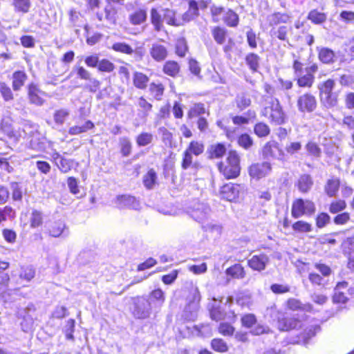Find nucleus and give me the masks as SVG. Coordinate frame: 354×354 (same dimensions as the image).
<instances>
[{
  "instance_id": "obj_1",
  "label": "nucleus",
  "mask_w": 354,
  "mask_h": 354,
  "mask_svg": "<svg viewBox=\"0 0 354 354\" xmlns=\"http://www.w3.org/2000/svg\"><path fill=\"white\" fill-rule=\"evenodd\" d=\"M264 105L261 115L267 118L270 123L275 125L285 124L288 120L279 100L276 97L267 96L265 97Z\"/></svg>"
},
{
  "instance_id": "obj_2",
  "label": "nucleus",
  "mask_w": 354,
  "mask_h": 354,
  "mask_svg": "<svg viewBox=\"0 0 354 354\" xmlns=\"http://www.w3.org/2000/svg\"><path fill=\"white\" fill-rule=\"evenodd\" d=\"M335 86V82L332 79L319 83L317 86L320 102L327 109L338 105L339 92L333 91Z\"/></svg>"
},
{
  "instance_id": "obj_3",
  "label": "nucleus",
  "mask_w": 354,
  "mask_h": 354,
  "mask_svg": "<svg viewBox=\"0 0 354 354\" xmlns=\"http://www.w3.org/2000/svg\"><path fill=\"white\" fill-rule=\"evenodd\" d=\"M219 171L227 179L235 178L240 174V159L234 151H230L226 160V164L220 162L218 165Z\"/></svg>"
},
{
  "instance_id": "obj_4",
  "label": "nucleus",
  "mask_w": 354,
  "mask_h": 354,
  "mask_svg": "<svg viewBox=\"0 0 354 354\" xmlns=\"http://www.w3.org/2000/svg\"><path fill=\"white\" fill-rule=\"evenodd\" d=\"M200 301L201 294L198 288L192 287L182 315L185 319L193 321L197 317Z\"/></svg>"
},
{
  "instance_id": "obj_5",
  "label": "nucleus",
  "mask_w": 354,
  "mask_h": 354,
  "mask_svg": "<svg viewBox=\"0 0 354 354\" xmlns=\"http://www.w3.org/2000/svg\"><path fill=\"white\" fill-rule=\"evenodd\" d=\"M315 210V205L313 201L298 198L292 203L291 214L295 218H298L304 215L312 216Z\"/></svg>"
},
{
  "instance_id": "obj_6",
  "label": "nucleus",
  "mask_w": 354,
  "mask_h": 354,
  "mask_svg": "<svg viewBox=\"0 0 354 354\" xmlns=\"http://www.w3.org/2000/svg\"><path fill=\"white\" fill-rule=\"evenodd\" d=\"M133 314L136 318L146 319L151 315L152 306L146 297H138L134 299Z\"/></svg>"
},
{
  "instance_id": "obj_7",
  "label": "nucleus",
  "mask_w": 354,
  "mask_h": 354,
  "mask_svg": "<svg viewBox=\"0 0 354 354\" xmlns=\"http://www.w3.org/2000/svg\"><path fill=\"white\" fill-rule=\"evenodd\" d=\"M317 106L316 97L310 93L300 95L297 100V107L301 113H310L315 111Z\"/></svg>"
},
{
  "instance_id": "obj_8",
  "label": "nucleus",
  "mask_w": 354,
  "mask_h": 354,
  "mask_svg": "<svg viewBox=\"0 0 354 354\" xmlns=\"http://www.w3.org/2000/svg\"><path fill=\"white\" fill-rule=\"evenodd\" d=\"M211 209L205 203H195L192 207L189 214L191 217L198 223H203L210 216Z\"/></svg>"
},
{
  "instance_id": "obj_9",
  "label": "nucleus",
  "mask_w": 354,
  "mask_h": 354,
  "mask_svg": "<svg viewBox=\"0 0 354 354\" xmlns=\"http://www.w3.org/2000/svg\"><path fill=\"white\" fill-rule=\"evenodd\" d=\"M115 207L119 209H130L139 210L140 203L135 197L129 194L118 195L114 200Z\"/></svg>"
},
{
  "instance_id": "obj_10",
  "label": "nucleus",
  "mask_w": 354,
  "mask_h": 354,
  "mask_svg": "<svg viewBox=\"0 0 354 354\" xmlns=\"http://www.w3.org/2000/svg\"><path fill=\"white\" fill-rule=\"evenodd\" d=\"M46 233L54 238H66L69 234V230L66 223L59 220L48 225Z\"/></svg>"
},
{
  "instance_id": "obj_11",
  "label": "nucleus",
  "mask_w": 354,
  "mask_h": 354,
  "mask_svg": "<svg viewBox=\"0 0 354 354\" xmlns=\"http://www.w3.org/2000/svg\"><path fill=\"white\" fill-rule=\"evenodd\" d=\"M271 169V165L267 161L257 162L249 167V174L253 178L260 179L267 176Z\"/></svg>"
},
{
  "instance_id": "obj_12",
  "label": "nucleus",
  "mask_w": 354,
  "mask_h": 354,
  "mask_svg": "<svg viewBox=\"0 0 354 354\" xmlns=\"http://www.w3.org/2000/svg\"><path fill=\"white\" fill-rule=\"evenodd\" d=\"M262 154L265 158H272L277 160H283L284 157L283 151L275 142H267L263 148Z\"/></svg>"
},
{
  "instance_id": "obj_13",
  "label": "nucleus",
  "mask_w": 354,
  "mask_h": 354,
  "mask_svg": "<svg viewBox=\"0 0 354 354\" xmlns=\"http://www.w3.org/2000/svg\"><path fill=\"white\" fill-rule=\"evenodd\" d=\"M270 262V259L266 254L261 253L258 255H253L248 261V266L253 270L261 272L264 270Z\"/></svg>"
},
{
  "instance_id": "obj_14",
  "label": "nucleus",
  "mask_w": 354,
  "mask_h": 354,
  "mask_svg": "<svg viewBox=\"0 0 354 354\" xmlns=\"http://www.w3.org/2000/svg\"><path fill=\"white\" fill-rule=\"evenodd\" d=\"M241 187L238 184L228 183L224 185L221 189L222 198L228 201H233L238 198Z\"/></svg>"
},
{
  "instance_id": "obj_15",
  "label": "nucleus",
  "mask_w": 354,
  "mask_h": 354,
  "mask_svg": "<svg viewBox=\"0 0 354 354\" xmlns=\"http://www.w3.org/2000/svg\"><path fill=\"white\" fill-rule=\"evenodd\" d=\"M44 94V92L41 91L37 84L31 83L28 85V97L30 103L37 106L43 105L44 100L41 97V95Z\"/></svg>"
},
{
  "instance_id": "obj_16",
  "label": "nucleus",
  "mask_w": 354,
  "mask_h": 354,
  "mask_svg": "<svg viewBox=\"0 0 354 354\" xmlns=\"http://www.w3.org/2000/svg\"><path fill=\"white\" fill-rule=\"evenodd\" d=\"M317 51L318 53V58L323 64H332L338 59L336 53L329 48L317 47Z\"/></svg>"
},
{
  "instance_id": "obj_17",
  "label": "nucleus",
  "mask_w": 354,
  "mask_h": 354,
  "mask_svg": "<svg viewBox=\"0 0 354 354\" xmlns=\"http://www.w3.org/2000/svg\"><path fill=\"white\" fill-rule=\"evenodd\" d=\"M150 55L157 62L165 60L168 55L167 48L159 43H153L150 48Z\"/></svg>"
},
{
  "instance_id": "obj_18",
  "label": "nucleus",
  "mask_w": 354,
  "mask_h": 354,
  "mask_svg": "<svg viewBox=\"0 0 354 354\" xmlns=\"http://www.w3.org/2000/svg\"><path fill=\"white\" fill-rule=\"evenodd\" d=\"M277 326L280 330H289L301 328V322L292 317H285L283 315Z\"/></svg>"
},
{
  "instance_id": "obj_19",
  "label": "nucleus",
  "mask_w": 354,
  "mask_h": 354,
  "mask_svg": "<svg viewBox=\"0 0 354 354\" xmlns=\"http://www.w3.org/2000/svg\"><path fill=\"white\" fill-rule=\"evenodd\" d=\"M52 158H53V160L57 167H58V169L62 173H67L73 167L72 160L62 157L57 152L53 153L52 155Z\"/></svg>"
},
{
  "instance_id": "obj_20",
  "label": "nucleus",
  "mask_w": 354,
  "mask_h": 354,
  "mask_svg": "<svg viewBox=\"0 0 354 354\" xmlns=\"http://www.w3.org/2000/svg\"><path fill=\"white\" fill-rule=\"evenodd\" d=\"M28 80V75L24 71H15L12 75V86L15 91L21 90Z\"/></svg>"
},
{
  "instance_id": "obj_21",
  "label": "nucleus",
  "mask_w": 354,
  "mask_h": 354,
  "mask_svg": "<svg viewBox=\"0 0 354 354\" xmlns=\"http://www.w3.org/2000/svg\"><path fill=\"white\" fill-rule=\"evenodd\" d=\"M298 189L302 193H308L313 185V180L310 174H302L296 184Z\"/></svg>"
},
{
  "instance_id": "obj_22",
  "label": "nucleus",
  "mask_w": 354,
  "mask_h": 354,
  "mask_svg": "<svg viewBox=\"0 0 354 354\" xmlns=\"http://www.w3.org/2000/svg\"><path fill=\"white\" fill-rule=\"evenodd\" d=\"M151 22L154 27V30L159 32L163 29V19L162 8L158 10L155 8H151L150 11Z\"/></svg>"
},
{
  "instance_id": "obj_23",
  "label": "nucleus",
  "mask_w": 354,
  "mask_h": 354,
  "mask_svg": "<svg viewBox=\"0 0 354 354\" xmlns=\"http://www.w3.org/2000/svg\"><path fill=\"white\" fill-rule=\"evenodd\" d=\"M290 17L286 13L275 12L267 17V21L269 26H275L280 24H286L289 21Z\"/></svg>"
},
{
  "instance_id": "obj_24",
  "label": "nucleus",
  "mask_w": 354,
  "mask_h": 354,
  "mask_svg": "<svg viewBox=\"0 0 354 354\" xmlns=\"http://www.w3.org/2000/svg\"><path fill=\"white\" fill-rule=\"evenodd\" d=\"M225 273L234 279H242L245 277L244 268L240 263H236L226 269Z\"/></svg>"
},
{
  "instance_id": "obj_25",
  "label": "nucleus",
  "mask_w": 354,
  "mask_h": 354,
  "mask_svg": "<svg viewBox=\"0 0 354 354\" xmlns=\"http://www.w3.org/2000/svg\"><path fill=\"white\" fill-rule=\"evenodd\" d=\"M245 61L252 73L258 71L260 66L261 58L257 54L254 53L247 54L245 57Z\"/></svg>"
},
{
  "instance_id": "obj_26",
  "label": "nucleus",
  "mask_w": 354,
  "mask_h": 354,
  "mask_svg": "<svg viewBox=\"0 0 354 354\" xmlns=\"http://www.w3.org/2000/svg\"><path fill=\"white\" fill-rule=\"evenodd\" d=\"M199 15L198 3L195 0H190L189 2V9L183 15V21L189 22L193 20Z\"/></svg>"
},
{
  "instance_id": "obj_27",
  "label": "nucleus",
  "mask_w": 354,
  "mask_h": 354,
  "mask_svg": "<svg viewBox=\"0 0 354 354\" xmlns=\"http://www.w3.org/2000/svg\"><path fill=\"white\" fill-rule=\"evenodd\" d=\"M162 71L165 74L176 77L179 74L180 66L175 61H167L165 63Z\"/></svg>"
},
{
  "instance_id": "obj_28",
  "label": "nucleus",
  "mask_w": 354,
  "mask_h": 354,
  "mask_svg": "<svg viewBox=\"0 0 354 354\" xmlns=\"http://www.w3.org/2000/svg\"><path fill=\"white\" fill-rule=\"evenodd\" d=\"M151 301V304H153L154 306H161L165 302V297L163 291L160 289L153 290L150 295L146 297Z\"/></svg>"
},
{
  "instance_id": "obj_29",
  "label": "nucleus",
  "mask_w": 354,
  "mask_h": 354,
  "mask_svg": "<svg viewBox=\"0 0 354 354\" xmlns=\"http://www.w3.org/2000/svg\"><path fill=\"white\" fill-rule=\"evenodd\" d=\"M227 30L225 28L215 26L212 30V35L215 41L222 45L225 43L227 37Z\"/></svg>"
},
{
  "instance_id": "obj_30",
  "label": "nucleus",
  "mask_w": 354,
  "mask_h": 354,
  "mask_svg": "<svg viewBox=\"0 0 354 354\" xmlns=\"http://www.w3.org/2000/svg\"><path fill=\"white\" fill-rule=\"evenodd\" d=\"M149 81V77L144 73L140 72H135L133 73V85L139 89H145Z\"/></svg>"
},
{
  "instance_id": "obj_31",
  "label": "nucleus",
  "mask_w": 354,
  "mask_h": 354,
  "mask_svg": "<svg viewBox=\"0 0 354 354\" xmlns=\"http://www.w3.org/2000/svg\"><path fill=\"white\" fill-rule=\"evenodd\" d=\"M162 12L163 21H165L167 24L175 26H178L182 24L176 19V13L173 10L162 8Z\"/></svg>"
},
{
  "instance_id": "obj_32",
  "label": "nucleus",
  "mask_w": 354,
  "mask_h": 354,
  "mask_svg": "<svg viewBox=\"0 0 354 354\" xmlns=\"http://www.w3.org/2000/svg\"><path fill=\"white\" fill-rule=\"evenodd\" d=\"M341 249L346 258L354 255V236L344 239L341 244Z\"/></svg>"
},
{
  "instance_id": "obj_33",
  "label": "nucleus",
  "mask_w": 354,
  "mask_h": 354,
  "mask_svg": "<svg viewBox=\"0 0 354 354\" xmlns=\"http://www.w3.org/2000/svg\"><path fill=\"white\" fill-rule=\"evenodd\" d=\"M157 183V174L153 169H150L143 176V183L148 189H153Z\"/></svg>"
},
{
  "instance_id": "obj_34",
  "label": "nucleus",
  "mask_w": 354,
  "mask_h": 354,
  "mask_svg": "<svg viewBox=\"0 0 354 354\" xmlns=\"http://www.w3.org/2000/svg\"><path fill=\"white\" fill-rule=\"evenodd\" d=\"M94 124L91 120H87L84 122V124L80 126V125H75L73 127H71L68 130V133L70 135L74 136V135H78L82 133H85L87 131L94 128Z\"/></svg>"
},
{
  "instance_id": "obj_35",
  "label": "nucleus",
  "mask_w": 354,
  "mask_h": 354,
  "mask_svg": "<svg viewBox=\"0 0 354 354\" xmlns=\"http://www.w3.org/2000/svg\"><path fill=\"white\" fill-rule=\"evenodd\" d=\"M110 48L115 52L129 55H132L134 52L133 48L129 44L124 41L115 42L112 44Z\"/></svg>"
},
{
  "instance_id": "obj_36",
  "label": "nucleus",
  "mask_w": 354,
  "mask_h": 354,
  "mask_svg": "<svg viewBox=\"0 0 354 354\" xmlns=\"http://www.w3.org/2000/svg\"><path fill=\"white\" fill-rule=\"evenodd\" d=\"M206 113L205 104L203 103H195L189 109L187 116L189 118H194L196 117H203L202 115Z\"/></svg>"
},
{
  "instance_id": "obj_37",
  "label": "nucleus",
  "mask_w": 354,
  "mask_h": 354,
  "mask_svg": "<svg viewBox=\"0 0 354 354\" xmlns=\"http://www.w3.org/2000/svg\"><path fill=\"white\" fill-rule=\"evenodd\" d=\"M208 152L209 153V158H219L225 153L226 148L224 145L218 143L215 145H211L208 149Z\"/></svg>"
},
{
  "instance_id": "obj_38",
  "label": "nucleus",
  "mask_w": 354,
  "mask_h": 354,
  "mask_svg": "<svg viewBox=\"0 0 354 354\" xmlns=\"http://www.w3.org/2000/svg\"><path fill=\"white\" fill-rule=\"evenodd\" d=\"M147 16L146 10L140 9L130 15L129 21L133 25H140L146 21Z\"/></svg>"
},
{
  "instance_id": "obj_39",
  "label": "nucleus",
  "mask_w": 354,
  "mask_h": 354,
  "mask_svg": "<svg viewBox=\"0 0 354 354\" xmlns=\"http://www.w3.org/2000/svg\"><path fill=\"white\" fill-rule=\"evenodd\" d=\"M283 315L279 312L275 305H272L270 307H268L265 312V317L268 319L270 322H279V319H281Z\"/></svg>"
},
{
  "instance_id": "obj_40",
  "label": "nucleus",
  "mask_w": 354,
  "mask_h": 354,
  "mask_svg": "<svg viewBox=\"0 0 354 354\" xmlns=\"http://www.w3.org/2000/svg\"><path fill=\"white\" fill-rule=\"evenodd\" d=\"M35 275V270L32 266H24L21 267L19 278L26 281H31Z\"/></svg>"
},
{
  "instance_id": "obj_41",
  "label": "nucleus",
  "mask_w": 354,
  "mask_h": 354,
  "mask_svg": "<svg viewBox=\"0 0 354 354\" xmlns=\"http://www.w3.org/2000/svg\"><path fill=\"white\" fill-rule=\"evenodd\" d=\"M339 187V180L337 178L328 180L325 185V192L330 197L335 196Z\"/></svg>"
},
{
  "instance_id": "obj_42",
  "label": "nucleus",
  "mask_w": 354,
  "mask_h": 354,
  "mask_svg": "<svg viewBox=\"0 0 354 354\" xmlns=\"http://www.w3.org/2000/svg\"><path fill=\"white\" fill-rule=\"evenodd\" d=\"M223 21L230 27H236L239 24L238 15L232 10H228L223 17Z\"/></svg>"
},
{
  "instance_id": "obj_43",
  "label": "nucleus",
  "mask_w": 354,
  "mask_h": 354,
  "mask_svg": "<svg viewBox=\"0 0 354 354\" xmlns=\"http://www.w3.org/2000/svg\"><path fill=\"white\" fill-rule=\"evenodd\" d=\"M236 106L240 110H243L251 104V100L247 93H241L236 95Z\"/></svg>"
},
{
  "instance_id": "obj_44",
  "label": "nucleus",
  "mask_w": 354,
  "mask_h": 354,
  "mask_svg": "<svg viewBox=\"0 0 354 354\" xmlns=\"http://www.w3.org/2000/svg\"><path fill=\"white\" fill-rule=\"evenodd\" d=\"M75 321L73 319H69L63 328V333L67 340L74 341L73 333L75 330Z\"/></svg>"
},
{
  "instance_id": "obj_45",
  "label": "nucleus",
  "mask_w": 354,
  "mask_h": 354,
  "mask_svg": "<svg viewBox=\"0 0 354 354\" xmlns=\"http://www.w3.org/2000/svg\"><path fill=\"white\" fill-rule=\"evenodd\" d=\"M73 72H76L77 76L84 80H90L91 77V73L84 68L82 66H80L79 63H77L73 68L72 71L71 72L68 77L72 76Z\"/></svg>"
},
{
  "instance_id": "obj_46",
  "label": "nucleus",
  "mask_w": 354,
  "mask_h": 354,
  "mask_svg": "<svg viewBox=\"0 0 354 354\" xmlns=\"http://www.w3.org/2000/svg\"><path fill=\"white\" fill-rule=\"evenodd\" d=\"M12 5L16 12L27 13L31 6L30 0H13Z\"/></svg>"
},
{
  "instance_id": "obj_47",
  "label": "nucleus",
  "mask_w": 354,
  "mask_h": 354,
  "mask_svg": "<svg viewBox=\"0 0 354 354\" xmlns=\"http://www.w3.org/2000/svg\"><path fill=\"white\" fill-rule=\"evenodd\" d=\"M43 223V214L40 211L34 209L30 215V227L36 228L41 226Z\"/></svg>"
},
{
  "instance_id": "obj_48",
  "label": "nucleus",
  "mask_w": 354,
  "mask_h": 354,
  "mask_svg": "<svg viewBox=\"0 0 354 354\" xmlns=\"http://www.w3.org/2000/svg\"><path fill=\"white\" fill-rule=\"evenodd\" d=\"M225 312L220 305L214 304L210 310V317L213 320L220 321L225 318Z\"/></svg>"
},
{
  "instance_id": "obj_49",
  "label": "nucleus",
  "mask_w": 354,
  "mask_h": 354,
  "mask_svg": "<svg viewBox=\"0 0 354 354\" xmlns=\"http://www.w3.org/2000/svg\"><path fill=\"white\" fill-rule=\"evenodd\" d=\"M308 19L315 24H320L326 20V15L317 10H313L308 13Z\"/></svg>"
},
{
  "instance_id": "obj_50",
  "label": "nucleus",
  "mask_w": 354,
  "mask_h": 354,
  "mask_svg": "<svg viewBox=\"0 0 354 354\" xmlns=\"http://www.w3.org/2000/svg\"><path fill=\"white\" fill-rule=\"evenodd\" d=\"M204 149L205 147L202 142L198 141H192L186 150L191 154H194L197 156L203 153Z\"/></svg>"
},
{
  "instance_id": "obj_51",
  "label": "nucleus",
  "mask_w": 354,
  "mask_h": 354,
  "mask_svg": "<svg viewBox=\"0 0 354 354\" xmlns=\"http://www.w3.org/2000/svg\"><path fill=\"white\" fill-rule=\"evenodd\" d=\"M297 77H298L297 84L300 87H311L315 79L313 75L309 73Z\"/></svg>"
},
{
  "instance_id": "obj_52",
  "label": "nucleus",
  "mask_w": 354,
  "mask_h": 354,
  "mask_svg": "<svg viewBox=\"0 0 354 354\" xmlns=\"http://www.w3.org/2000/svg\"><path fill=\"white\" fill-rule=\"evenodd\" d=\"M288 307L292 310H297L299 309L310 310L312 308L310 304L303 305L298 299L292 298L289 299L287 302Z\"/></svg>"
},
{
  "instance_id": "obj_53",
  "label": "nucleus",
  "mask_w": 354,
  "mask_h": 354,
  "mask_svg": "<svg viewBox=\"0 0 354 354\" xmlns=\"http://www.w3.org/2000/svg\"><path fill=\"white\" fill-rule=\"evenodd\" d=\"M104 19L111 25L116 24V10L111 6H106L104 8Z\"/></svg>"
},
{
  "instance_id": "obj_54",
  "label": "nucleus",
  "mask_w": 354,
  "mask_h": 354,
  "mask_svg": "<svg viewBox=\"0 0 354 354\" xmlns=\"http://www.w3.org/2000/svg\"><path fill=\"white\" fill-rule=\"evenodd\" d=\"M69 111L65 109L57 110L55 112L53 119L57 124L62 125L69 115Z\"/></svg>"
},
{
  "instance_id": "obj_55",
  "label": "nucleus",
  "mask_w": 354,
  "mask_h": 354,
  "mask_svg": "<svg viewBox=\"0 0 354 354\" xmlns=\"http://www.w3.org/2000/svg\"><path fill=\"white\" fill-rule=\"evenodd\" d=\"M0 93L6 102H9L14 99L11 88L5 82H0Z\"/></svg>"
},
{
  "instance_id": "obj_56",
  "label": "nucleus",
  "mask_w": 354,
  "mask_h": 354,
  "mask_svg": "<svg viewBox=\"0 0 354 354\" xmlns=\"http://www.w3.org/2000/svg\"><path fill=\"white\" fill-rule=\"evenodd\" d=\"M254 131L257 136L261 138L267 136L270 133V129L266 124L259 122L255 124Z\"/></svg>"
},
{
  "instance_id": "obj_57",
  "label": "nucleus",
  "mask_w": 354,
  "mask_h": 354,
  "mask_svg": "<svg viewBox=\"0 0 354 354\" xmlns=\"http://www.w3.org/2000/svg\"><path fill=\"white\" fill-rule=\"evenodd\" d=\"M241 321L243 326L247 328H251L257 322L256 316L252 313L243 315Z\"/></svg>"
},
{
  "instance_id": "obj_58",
  "label": "nucleus",
  "mask_w": 354,
  "mask_h": 354,
  "mask_svg": "<svg viewBox=\"0 0 354 354\" xmlns=\"http://www.w3.org/2000/svg\"><path fill=\"white\" fill-rule=\"evenodd\" d=\"M120 146H121V153L123 156H129L131 152L132 145L131 141L128 138H122L120 140Z\"/></svg>"
},
{
  "instance_id": "obj_59",
  "label": "nucleus",
  "mask_w": 354,
  "mask_h": 354,
  "mask_svg": "<svg viewBox=\"0 0 354 354\" xmlns=\"http://www.w3.org/2000/svg\"><path fill=\"white\" fill-rule=\"evenodd\" d=\"M35 307L34 304H29L24 309V315L21 314L23 316L24 319L28 322L30 324L33 323L35 313Z\"/></svg>"
},
{
  "instance_id": "obj_60",
  "label": "nucleus",
  "mask_w": 354,
  "mask_h": 354,
  "mask_svg": "<svg viewBox=\"0 0 354 354\" xmlns=\"http://www.w3.org/2000/svg\"><path fill=\"white\" fill-rule=\"evenodd\" d=\"M153 140V136L149 133H142L136 138V143L139 147H145Z\"/></svg>"
},
{
  "instance_id": "obj_61",
  "label": "nucleus",
  "mask_w": 354,
  "mask_h": 354,
  "mask_svg": "<svg viewBox=\"0 0 354 354\" xmlns=\"http://www.w3.org/2000/svg\"><path fill=\"white\" fill-rule=\"evenodd\" d=\"M211 346L214 351L221 353L226 352L228 349L227 344L222 339H213Z\"/></svg>"
},
{
  "instance_id": "obj_62",
  "label": "nucleus",
  "mask_w": 354,
  "mask_h": 354,
  "mask_svg": "<svg viewBox=\"0 0 354 354\" xmlns=\"http://www.w3.org/2000/svg\"><path fill=\"white\" fill-rule=\"evenodd\" d=\"M115 68V65L106 59L100 60L97 69L101 72L111 73Z\"/></svg>"
},
{
  "instance_id": "obj_63",
  "label": "nucleus",
  "mask_w": 354,
  "mask_h": 354,
  "mask_svg": "<svg viewBox=\"0 0 354 354\" xmlns=\"http://www.w3.org/2000/svg\"><path fill=\"white\" fill-rule=\"evenodd\" d=\"M238 143L245 149H248L252 146L253 140L248 134L243 133L239 137Z\"/></svg>"
},
{
  "instance_id": "obj_64",
  "label": "nucleus",
  "mask_w": 354,
  "mask_h": 354,
  "mask_svg": "<svg viewBox=\"0 0 354 354\" xmlns=\"http://www.w3.org/2000/svg\"><path fill=\"white\" fill-rule=\"evenodd\" d=\"M330 222V216L325 212H322L317 216L316 225L318 228H323Z\"/></svg>"
}]
</instances>
